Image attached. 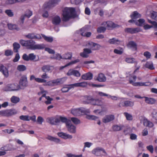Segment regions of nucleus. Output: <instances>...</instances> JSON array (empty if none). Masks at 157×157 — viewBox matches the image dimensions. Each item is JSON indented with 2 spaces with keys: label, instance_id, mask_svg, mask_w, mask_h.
<instances>
[{
  "label": "nucleus",
  "instance_id": "1",
  "mask_svg": "<svg viewBox=\"0 0 157 157\" xmlns=\"http://www.w3.org/2000/svg\"><path fill=\"white\" fill-rule=\"evenodd\" d=\"M20 43L23 46H25L28 49L31 50H41L45 48V45L43 44H36V42L32 40H21Z\"/></svg>",
  "mask_w": 157,
  "mask_h": 157
},
{
  "label": "nucleus",
  "instance_id": "2",
  "mask_svg": "<svg viewBox=\"0 0 157 157\" xmlns=\"http://www.w3.org/2000/svg\"><path fill=\"white\" fill-rule=\"evenodd\" d=\"M60 1V0H50L48 2L45 3L43 6V11L42 16L45 18L48 17V13L47 11H44V10H49L53 8L57 5Z\"/></svg>",
  "mask_w": 157,
  "mask_h": 157
},
{
  "label": "nucleus",
  "instance_id": "3",
  "mask_svg": "<svg viewBox=\"0 0 157 157\" xmlns=\"http://www.w3.org/2000/svg\"><path fill=\"white\" fill-rule=\"evenodd\" d=\"M75 9L74 8H64L63 10L62 20L64 21H67L74 16Z\"/></svg>",
  "mask_w": 157,
  "mask_h": 157
},
{
  "label": "nucleus",
  "instance_id": "4",
  "mask_svg": "<svg viewBox=\"0 0 157 157\" xmlns=\"http://www.w3.org/2000/svg\"><path fill=\"white\" fill-rule=\"evenodd\" d=\"M136 76L135 75L131 76L130 77L129 83L135 86H149L151 85V83L149 82H134V81L136 80Z\"/></svg>",
  "mask_w": 157,
  "mask_h": 157
},
{
  "label": "nucleus",
  "instance_id": "5",
  "mask_svg": "<svg viewBox=\"0 0 157 157\" xmlns=\"http://www.w3.org/2000/svg\"><path fill=\"white\" fill-rule=\"evenodd\" d=\"M71 113L75 116H79L82 114H86L89 113V110L83 107L78 108H72L71 110Z\"/></svg>",
  "mask_w": 157,
  "mask_h": 157
},
{
  "label": "nucleus",
  "instance_id": "6",
  "mask_svg": "<svg viewBox=\"0 0 157 157\" xmlns=\"http://www.w3.org/2000/svg\"><path fill=\"white\" fill-rule=\"evenodd\" d=\"M85 100L83 101V102L84 104H91L93 105H100V101L98 99H94L92 97L90 96H86L85 97Z\"/></svg>",
  "mask_w": 157,
  "mask_h": 157
},
{
  "label": "nucleus",
  "instance_id": "7",
  "mask_svg": "<svg viewBox=\"0 0 157 157\" xmlns=\"http://www.w3.org/2000/svg\"><path fill=\"white\" fill-rule=\"evenodd\" d=\"M20 89V86L17 84H10L7 85L4 89L6 91H16Z\"/></svg>",
  "mask_w": 157,
  "mask_h": 157
},
{
  "label": "nucleus",
  "instance_id": "8",
  "mask_svg": "<svg viewBox=\"0 0 157 157\" xmlns=\"http://www.w3.org/2000/svg\"><path fill=\"white\" fill-rule=\"evenodd\" d=\"M101 152L104 153L105 155H107V153L105 150L102 148L99 147L94 148L92 151V153L97 156H100L101 155Z\"/></svg>",
  "mask_w": 157,
  "mask_h": 157
},
{
  "label": "nucleus",
  "instance_id": "9",
  "mask_svg": "<svg viewBox=\"0 0 157 157\" xmlns=\"http://www.w3.org/2000/svg\"><path fill=\"white\" fill-rule=\"evenodd\" d=\"M89 28V27L88 26H85L82 28L80 30L81 35L82 36L86 37H90L91 36V33L90 32H87Z\"/></svg>",
  "mask_w": 157,
  "mask_h": 157
},
{
  "label": "nucleus",
  "instance_id": "10",
  "mask_svg": "<svg viewBox=\"0 0 157 157\" xmlns=\"http://www.w3.org/2000/svg\"><path fill=\"white\" fill-rule=\"evenodd\" d=\"M102 25H106V27L108 29L115 28L119 26L118 25L115 24L113 22L110 21L104 22Z\"/></svg>",
  "mask_w": 157,
  "mask_h": 157
},
{
  "label": "nucleus",
  "instance_id": "11",
  "mask_svg": "<svg viewBox=\"0 0 157 157\" xmlns=\"http://www.w3.org/2000/svg\"><path fill=\"white\" fill-rule=\"evenodd\" d=\"M36 58V56L33 53H30L28 55L26 54H24L22 56V58L25 60L28 61L29 60H34Z\"/></svg>",
  "mask_w": 157,
  "mask_h": 157
},
{
  "label": "nucleus",
  "instance_id": "12",
  "mask_svg": "<svg viewBox=\"0 0 157 157\" xmlns=\"http://www.w3.org/2000/svg\"><path fill=\"white\" fill-rule=\"evenodd\" d=\"M126 32L131 34L136 33L141 31V30L139 28H127L125 30Z\"/></svg>",
  "mask_w": 157,
  "mask_h": 157
},
{
  "label": "nucleus",
  "instance_id": "13",
  "mask_svg": "<svg viewBox=\"0 0 157 157\" xmlns=\"http://www.w3.org/2000/svg\"><path fill=\"white\" fill-rule=\"evenodd\" d=\"M115 119V117L113 115H106L102 119V121L104 123H107L113 121Z\"/></svg>",
  "mask_w": 157,
  "mask_h": 157
},
{
  "label": "nucleus",
  "instance_id": "14",
  "mask_svg": "<svg viewBox=\"0 0 157 157\" xmlns=\"http://www.w3.org/2000/svg\"><path fill=\"white\" fill-rule=\"evenodd\" d=\"M46 121L47 122L52 125H55L59 123V120L58 118L48 117L47 118Z\"/></svg>",
  "mask_w": 157,
  "mask_h": 157
},
{
  "label": "nucleus",
  "instance_id": "15",
  "mask_svg": "<svg viewBox=\"0 0 157 157\" xmlns=\"http://www.w3.org/2000/svg\"><path fill=\"white\" fill-rule=\"evenodd\" d=\"M67 75L68 76L74 75L77 77H79L81 75L80 74L78 71L74 69L69 70L67 73Z\"/></svg>",
  "mask_w": 157,
  "mask_h": 157
},
{
  "label": "nucleus",
  "instance_id": "16",
  "mask_svg": "<svg viewBox=\"0 0 157 157\" xmlns=\"http://www.w3.org/2000/svg\"><path fill=\"white\" fill-rule=\"evenodd\" d=\"M68 131L72 133H75L76 132V127L71 123L66 126Z\"/></svg>",
  "mask_w": 157,
  "mask_h": 157
},
{
  "label": "nucleus",
  "instance_id": "17",
  "mask_svg": "<svg viewBox=\"0 0 157 157\" xmlns=\"http://www.w3.org/2000/svg\"><path fill=\"white\" fill-rule=\"evenodd\" d=\"M19 84L23 86L26 87L27 86L28 82L26 76L23 75L21 77L19 81Z\"/></svg>",
  "mask_w": 157,
  "mask_h": 157
},
{
  "label": "nucleus",
  "instance_id": "18",
  "mask_svg": "<svg viewBox=\"0 0 157 157\" xmlns=\"http://www.w3.org/2000/svg\"><path fill=\"white\" fill-rule=\"evenodd\" d=\"M25 37L31 39H40L41 38V36L39 34L35 35L33 33H29L25 36Z\"/></svg>",
  "mask_w": 157,
  "mask_h": 157
},
{
  "label": "nucleus",
  "instance_id": "19",
  "mask_svg": "<svg viewBox=\"0 0 157 157\" xmlns=\"http://www.w3.org/2000/svg\"><path fill=\"white\" fill-rule=\"evenodd\" d=\"M61 21L60 17L58 16H55L52 17V22L55 25H59Z\"/></svg>",
  "mask_w": 157,
  "mask_h": 157
},
{
  "label": "nucleus",
  "instance_id": "20",
  "mask_svg": "<svg viewBox=\"0 0 157 157\" xmlns=\"http://www.w3.org/2000/svg\"><path fill=\"white\" fill-rule=\"evenodd\" d=\"M53 68V66L47 65L43 66L41 67V70L44 72H51Z\"/></svg>",
  "mask_w": 157,
  "mask_h": 157
},
{
  "label": "nucleus",
  "instance_id": "21",
  "mask_svg": "<svg viewBox=\"0 0 157 157\" xmlns=\"http://www.w3.org/2000/svg\"><path fill=\"white\" fill-rule=\"evenodd\" d=\"M57 134L59 136L65 139H71L72 138V136L71 135L63 132H58Z\"/></svg>",
  "mask_w": 157,
  "mask_h": 157
},
{
  "label": "nucleus",
  "instance_id": "22",
  "mask_svg": "<svg viewBox=\"0 0 157 157\" xmlns=\"http://www.w3.org/2000/svg\"><path fill=\"white\" fill-rule=\"evenodd\" d=\"M127 46L129 48L131 49L133 51L137 50V45L135 42L133 41H129L127 45Z\"/></svg>",
  "mask_w": 157,
  "mask_h": 157
},
{
  "label": "nucleus",
  "instance_id": "23",
  "mask_svg": "<svg viewBox=\"0 0 157 157\" xmlns=\"http://www.w3.org/2000/svg\"><path fill=\"white\" fill-rule=\"evenodd\" d=\"M93 76V74L91 73L88 72L82 75L81 78L84 80H90L92 78Z\"/></svg>",
  "mask_w": 157,
  "mask_h": 157
},
{
  "label": "nucleus",
  "instance_id": "24",
  "mask_svg": "<svg viewBox=\"0 0 157 157\" xmlns=\"http://www.w3.org/2000/svg\"><path fill=\"white\" fill-rule=\"evenodd\" d=\"M143 123L144 126L150 128L152 127L154 125V124L152 122L145 118H144Z\"/></svg>",
  "mask_w": 157,
  "mask_h": 157
},
{
  "label": "nucleus",
  "instance_id": "25",
  "mask_svg": "<svg viewBox=\"0 0 157 157\" xmlns=\"http://www.w3.org/2000/svg\"><path fill=\"white\" fill-rule=\"evenodd\" d=\"M121 41L115 38H113L108 40V42L110 44L118 45L120 44Z\"/></svg>",
  "mask_w": 157,
  "mask_h": 157
},
{
  "label": "nucleus",
  "instance_id": "26",
  "mask_svg": "<svg viewBox=\"0 0 157 157\" xmlns=\"http://www.w3.org/2000/svg\"><path fill=\"white\" fill-rule=\"evenodd\" d=\"M6 110L7 113V117L11 116H12L16 114L17 113V111L15 109H7Z\"/></svg>",
  "mask_w": 157,
  "mask_h": 157
},
{
  "label": "nucleus",
  "instance_id": "27",
  "mask_svg": "<svg viewBox=\"0 0 157 157\" xmlns=\"http://www.w3.org/2000/svg\"><path fill=\"white\" fill-rule=\"evenodd\" d=\"M7 26L9 29L10 30H16L18 31L20 29L17 25L15 24L8 23L7 24Z\"/></svg>",
  "mask_w": 157,
  "mask_h": 157
},
{
  "label": "nucleus",
  "instance_id": "28",
  "mask_svg": "<svg viewBox=\"0 0 157 157\" xmlns=\"http://www.w3.org/2000/svg\"><path fill=\"white\" fill-rule=\"evenodd\" d=\"M46 138L47 139L51 141H53L57 144L60 143V140L58 138L53 137L50 136H48L46 137Z\"/></svg>",
  "mask_w": 157,
  "mask_h": 157
},
{
  "label": "nucleus",
  "instance_id": "29",
  "mask_svg": "<svg viewBox=\"0 0 157 157\" xmlns=\"http://www.w3.org/2000/svg\"><path fill=\"white\" fill-rule=\"evenodd\" d=\"M96 79L100 82H105L106 80L105 75L102 73L99 74L98 76L97 77Z\"/></svg>",
  "mask_w": 157,
  "mask_h": 157
},
{
  "label": "nucleus",
  "instance_id": "30",
  "mask_svg": "<svg viewBox=\"0 0 157 157\" xmlns=\"http://www.w3.org/2000/svg\"><path fill=\"white\" fill-rule=\"evenodd\" d=\"M144 98H145V101L148 104H152L155 102V100L153 98L146 97H144Z\"/></svg>",
  "mask_w": 157,
  "mask_h": 157
},
{
  "label": "nucleus",
  "instance_id": "31",
  "mask_svg": "<svg viewBox=\"0 0 157 157\" xmlns=\"http://www.w3.org/2000/svg\"><path fill=\"white\" fill-rule=\"evenodd\" d=\"M130 17L132 19H135L140 17L141 15L137 11H135L131 14Z\"/></svg>",
  "mask_w": 157,
  "mask_h": 157
},
{
  "label": "nucleus",
  "instance_id": "32",
  "mask_svg": "<svg viewBox=\"0 0 157 157\" xmlns=\"http://www.w3.org/2000/svg\"><path fill=\"white\" fill-rule=\"evenodd\" d=\"M58 119L59 120V122L61 121L63 123H64L66 124V126L69 123H71V121L67 119V118L64 117L60 116Z\"/></svg>",
  "mask_w": 157,
  "mask_h": 157
},
{
  "label": "nucleus",
  "instance_id": "33",
  "mask_svg": "<svg viewBox=\"0 0 157 157\" xmlns=\"http://www.w3.org/2000/svg\"><path fill=\"white\" fill-rule=\"evenodd\" d=\"M151 116L153 119L157 121V110L155 109H153L151 111Z\"/></svg>",
  "mask_w": 157,
  "mask_h": 157
},
{
  "label": "nucleus",
  "instance_id": "34",
  "mask_svg": "<svg viewBox=\"0 0 157 157\" xmlns=\"http://www.w3.org/2000/svg\"><path fill=\"white\" fill-rule=\"evenodd\" d=\"M123 127L121 125H114L112 127V129L114 131H119L122 129Z\"/></svg>",
  "mask_w": 157,
  "mask_h": 157
},
{
  "label": "nucleus",
  "instance_id": "35",
  "mask_svg": "<svg viewBox=\"0 0 157 157\" xmlns=\"http://www.w3.org/2000/svg\"><path fill=\"white\" fill-rule=\"evenodd\" d=\"M20 100V98L19 97L15 96H12L10 98L11 102L14 104H17L19 101Z\"/></svg>",
  "mask_w": 157,
  "mask_h": 157
},
{
  "label": "nucleus",
  "instance_id": "36",
  "mask_svg": "<svg viewBox=\"0 0 157 157\" xmlns=\"http://www.w3.org/2000/svg\"><path fill=\"white\" fill-rule=\"evenodd\" d=\"M123 48L121 47H118L117 49H114L113 51L115 53L119 55H121L123 53Z\"/></svg>",
  "mask_w": 157,
  "mask_h": 157
},
{
  "label": "nucleus",
  "instance_id": "37",
  "mask_svg": "<svg viewBox=\"0 0 157 157\" xmlns=\"http://www.w3.org/2000/svg\"><path fill=\"white\" fill-rule=\"evenodd\" d=\"M13 51L15 52H17L18 50L20 47V45L18 43L15 42L13 44Z\"/></svg>",
  "mask_w": 157,
  "mask_h": 157
},
{
  "label": "nucleus",
  "instance_id": "38",
  "mask_svg": "<svg viewBox=\"0 0 157 157\" xmlns=\"http://www.w3.org/2000/svg\"><path fill=\"white\" fill-rule=\"evenodd\" d=\"M62 78L52 80L53 86L59 85L62 83Z\"/></svg>",
  "mask_w": 157,
  "mask_h": 157
},
{
  "label": "nucleus",
  "instance_id": "39",
  "mask_svg": "<svg viewBox=\"0 0 157 157\" xmlns=\"http://www.w3.org/2000/svg\"><path fill=\"white\" fill-rule=\"evenodd\" d=\"M79 61V60L78 59H77L75 60L72 61L67 64L65 65L64 66L62 67H60V69H63L65 67H67L70 65H72L73 64H74L78 62Z\"/></svg>",
  "mask_w": 157,
  "mask_h": 157
},
{
  "label": "nucleus",
  "instance_id": "40",
  "mask_svg": "<svg viewBox=\"0 0 157 157\" xmlns=\"http://www.w3.org/2000/svg\"><path fill=\"white\" fill-rule=\"evenodd\" d=\"M145 67L151 70L154 69V67L152 62H147L145 65Z\"/></svg>",
  "mask_w": 157,
  "mask_h": 157
},
{
  "label": "nucleus",
  "instance_id": "41",
  "mask_svg": "<svg viewBox=\"0 0 157 157\" xmlns=\"http://www.w3.org/2000/svg\"><path fill=\"white\" fill-rule=\"evenodd\" d=\"M77 87H84L87 86V83L86 82H84L76 83Z\"/></svg>",
  "mask_w": 157,
  "mask_h": 157
},
{
  "label": "nucleus",
  "instance_id": "42",
  "mask_svg": "<svg viewBox=\"0 0 157 157\" xmlns=\"http://www.w3.org/2000/svg\"><path fill=\"white\" fill-rule=\"evenodd\" d=\"M42 37L44 39L47 41L49 42H52L53 40L52 37L50 36H47L44 34H42Z\"/></svg>",
  "mask_w": 157,
  "mask_h": 157
},
{
  "label": "nucleus",
  "instance_id": "43",
  "mask_svg": "<svg viewBox=\"0 0 157 157\" xmlns=\"http://www.w3.org/2000/svg\"><path fill=\"white\" fill-rule=\"evenodd\" d=\"M124 115L126 119L128 121H132L133 119V117L132 115L128 113L124 112Z\"/></svg>",
  "mask_w": 157,
  "mask_h": 157
},
{
  "label": "nucleus",
  "instance_id": "44",
  "mask_svg": "<svg viewBox=\"0 0 157 157\" xmlns=\"http://www.w3.org/2000/svg\"><path fill=\"white\" fill-rule=\"evenodd\" d=\"M5 13L9 17H12L14 15V13L11 10H6L5 11Z\"/></svg>",
  "mask_w": 157,
  "mask_h": 157
},
{
  "label": "nucleus",
  "instance_id": "45",
  "mask_svg": "<svg viewBox=\"0 0 157 157\" xmlns=\"http://www.w3.org/2000/svg\"><path fill=\"white\" fill-rule=\"evenodd\" d=\"M26 69L25 66L23 65H19L17 67V69L20 71H23Z\"/></svg>",
  "mask_w": 157,
  "mask_h": 157
},
{
  "label": "nucleus",
  "instance_id": "46",
  "mask_svg": "<svg viewBox=\"0 0 157 157\" xmlns=\"http://www.w3.org/2000/svg\"><path fill=\"white\" fill-rule=\"evenodd\" d=\"M72 55L70 53H67L63 55L62 56L63 59H71Z\"/></svg>",
  "mask_w": 157,
  "mask_h": 157
},
{
  "label": "nucleus",
  "instance_id": "47",
  "mask_svg": "<svg viewBox=\"0 0 157 157\" xmlns=\"http://www.w3.org/2000/svg\"><path fill=\"white\" fill-rule=\"evenodd\" d=\"M1 72L2 73L3 75H4V76L6 77L7 78L9 76V70L8 68L7 69L5 68V70H2V69H1Z\"/></svg>",
  "mask_w": 157,
  "mask_h": 157
},
{
  "label": "nucleus",
  "instance_id": "48",
  "mask_svg": "<svg viewBox=\"0 0 157 157\" xmlns=\"http://www.w3.org/2000/svg\"><path fill=\"white\" fill-rule=\"evenodd\" d=\"M51 58L60 60L61 59H63V57L60 54L57 53L54 56L51 57Z\"/></svg>",
  "mask_w": 157,
  "mask_h": 157
},
{
  "label": "nucleus",
  "instance_id": "49",
  "mask_svg": "<svg viewBox=\"0 0 157 157\" xmlns=\"http://www.w3.org/2000/svg\"><path fill=\"white\" fill-rule=\"evenodd\" d=\"M145 22V20L143 19H140L137 21L136 23V25L139 26H142Z\"/></svg>",
  "mask_w": 157,
  "mask_h": 157
},
{
  "label": "nucleus",
  "instance_id": "50",
  "mask_svg": "<svg viewBox=\"0 0 157 157\" xmlns=\"http://www.w3.org/2000/svg\"><path fill=\"white\" fill-rule=\"evenodd\" d=\"M125 101V107H132L134 105V102L128 100Z\"/></svg>",
  "mask_w": 157,
  "mask_h": 157
},
{
  "label": "nucleus",
  "instance_id": "51",
  "mask_svg": "<svg viewBox=\"0 0 157 157\" xmlns=\"http://www.w3.org/2000/svg\"><path fill=\"white\" fill-rule=\"evenodd\" d=\"M101 47V46L99 44L94 43L92 49L93 50H99Z\"/></svg>",
  "mask_w": 157,
  "mask_h": 157
},
{
  "label": "nucleus",
  "instance_id": "52",
  "mask_svg": "<svg viewBox=\"0 0 157 157\" xmlns=\"http://www.w3.org/2000/svg\"><path fill=\"white\" fill-rule=\"evenodd\" d=\"M29 117L28 115H21L20 117L19 118L21 120L24 121H30Z\"/></svg>",
  "mask_w": 157,
  "mask_h": 157
},
{
  "label": "nucleus",
  "instance_id": "53",
  "mask_svg": "<svg viewBox=\"0 0 157 157\" xmlns=\"http://www.w3.org/2000/svg\"><path fill=\"white\" fill-rule=\"evenodd\" d=\"M86 117L88 119L94 120H97L98 118V117L97 116L90 115H87Z\"/></svg>",
  "mask_w": 157,
  "mask_h": 157
},
{
  "label": "nucleus",
  "instance_id": "54",
  "mask_svg": "<svg viewBox=\"0 0 157 157\" xmlns=\"http://www.w3.org/2000/svg\"><path fill=\"white\" fill-rule=\"evenodd\" d=\"M71 120L75 124H79L80 123V121L76 117H72Z\"/></svg>",
  "mask_w": 157,
  "mask_h": 157
},
{
  "label": "nucleus",
  "instance_id": "55",
  "mask_svg": "<svg viewBox=\"0 0 157 157\" xmlns=\"http://www.w3.org/2000/svg\"><path fill=\"white\" fill-rule=\"evenodd\" d=\"M106 28L104 27H99L97 29V31L98 33H104L106 30Z\"/></svg>",
  "mask_w": 157,
  "mask_h": 157
},
{
  "label": "nucleus",
  "instance_id": "56",
  "mask_svg": "<svg viewBox=\"0 0 157 157\" xmlns=\"http://www.w3.org/2000/svg\"><path fill=\"white\" fill-rule=\"evenodd\" d=\"M46 99L47 101H45V103L46 105H48L51 103V101L53 100V98L49 96L46 97Z\"/></svg>",
  "mask_w": 157,
  "mask_h": 157
},
{
  "label": "nucleus",
  "instance_id": "57",
  "mask_svg": "<svg viewBox=\"0 0 157 157\" xmlns=\"http://www.w3.org/2000/svg\"><path fill=\"white\" fill-rule=\"evenodd\" d=\"M15 2V0H6L4 5H7L14 4Z\"/></svg>",
  "mask_w": 157,
  "mask_h": 157
},
{
  "label": "nucleus",
  "instance_id": "58",
  "mask_svg": "<svg viewBox=\"0 0 157 157\" xmlns=\"http://www.w3.org/2000/svg\"><path fill=\"white\" fill-rule=\"evenodd\" d=\"M125 60L126 62L129 63H133L135 62V59L133 58H126Z\"/></svg>",
  "mask_w": 157,
  "mask_h": 157
},
{
  "label": "nucleus",
  "instance_id": "59",
  "mask_svg": "<svg viewBox=\"0 0 157 157\" xmlns=\"http://www.w3.org/2000/svg\"><path fill=\"white\" fill-rule=\"evenodd\" d=\"M84 0H71V2L72 4L78 5L82 2Z\"/></svg>",
  "mask_w": 157,
  "mask_h": 157
},
{
  "label": "nucleus",
  "instance_id": "60",
  "mask_svg": "<svg viewBox=\"0 0 157 157\" xmlns=\"http://www.w3.org/2000/svg\"><path fill=\"white\" fill-rule=\"evenodd\" d=\"M45 50L50 54H54L55 53V51L54 50L48 48H45Z\"/></svg>",
  "mask_w": 157,
  "mask_h": 157
},
{
  "label": "nucleus",
  "instance_id": "61",
  "mask_svg": "<svg viewBox=\"0 0 157 157\" xmlns=\"http://www.w3.org/2000/svg\"><path fill=\"white\" fill-rule=\"evenodd\" d=\"M35 81L39 83H44L46 82V80L42 78H36L35 79Z\"/></svg>",
  "mask_w": 157,
  "mask_h": 157
},
{
  "label": "nucleus",
  "instance_id": "62",
  "mask_svg": "<svg viewBox=\"0 0 157 157\" xmlns=\"http://www.w3.org/2000/svg\"><path fill=\"white\" fill-rule=\"evenodd\" d=\"M25 14V16H26V17L29 18L31 16H32L33 14V13L31 11H30L29 10H28L26 11V13Z\"/></svg>",
  "mask_w": 157,
  "mask_h": 157
},
{
  "label": "nucleus",
  "instance_id": "63",
  "mask_svg": "<svg viewBox=\"0 0 157 157\" xmlns=\"http://www.w3.org/2000/svg\"><path fill=\"white\" fill-rule=\"evenodd\" d=\"M44 121V119L41 117L39 116L38 117L37 119V122L39 124H42Z\"/></svg>",
  "mask_w": 157,
  "mask_h": 157
},
{
  "label": "nucleus",
  "instance_id": "64",
  "mask_svg": "<svg viewBox=\"0 0 157 157\" xmlns=\"http://www.w3.org/2000/svg\"><path fill=\"white\" fill-rule=\"evenodd\" d=\"M151 17L152 19L157 21V12H153L151 13Z\"/></svg>",
  "mask_w": 157,
  "mask_h": 157
}]
</instances>
